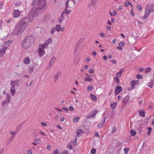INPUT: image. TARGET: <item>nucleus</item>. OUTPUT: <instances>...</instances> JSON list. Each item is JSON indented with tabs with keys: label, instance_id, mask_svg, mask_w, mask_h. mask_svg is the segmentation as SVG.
Wrapping results in <instances>:
<instances>
[{
	"label": "nucleus",
	"instance_id": "nucleus-1",
	"mask_svg": "<svg viewBox=\"0 0 154 154\" xmlns=\"http://www.w3.org/2000/svg\"><path fill=\"white\" fill-rule=\"evenodd\" d=\"M45 0H34L32 3L31 15L36 17L41 12L45 9Z\"/></svg>",
	"mask_w": 154,
	"mask_h": 154
},
{
	"label": "nucleus",
	"instance_id": "nucleus-2",
	"mask_svg": "<svg viewBox=\"0 0 154 154\" xmlns=\"http://www.w3.org/2000/svg\"><path fill=\"white\" fill-rule=\"evenodd\" d=\"M27 26V23L19 21L17 24L13 31L14 34L15 35L20 34L23 32Z\"/></svg>",
	"mask_w": 154,
	"mask_h": 154
},
{
	"label": "nucleus",
	"instance_id": "nucleus-3",
	"mask_svg": "<svg viewBox=\"0 0 154 154\" xmlns=\"http://www.w3.org/2000/svg\"><path fill=\"white\" fill-rule=\"evenodd\" d=\"M75 4V0H69L66 1L65 4V7L64 11H63V14H69L71 11V10H68L67 9L69 7L71 8Z\"/></svg>",
	"mask_w": 154,
	"mask_h": 154
},
{
	"label": "nucleus",
	"instance_id": "nucleus-4",
	"mask_svg": "<svg viewBox=\"0 0 154 154\" xmlns=\"http://www.w3.org/2000/svg\"><path fill=\"white\" fill-rule=\"evenodd\" d=\"M98 110H93L90 112L89 115L87 117L88 118H94L98 112Z\"/></svg>",
	"mask_w": 154,
	"mask_h": 154
},
{
	"label": "nucleus",
	"instance_id": "nucleus-5",
	"mask_svg": "<svg viewBox=\"0 0 154 154\" xmlns=\"http://www.w3.org/2000/svg\"><path fill=\"white\" fill-rule=\"evenodd\" d=\"M22 45L23 47L25 49L28 48L31 45L29 42L27 41L26 38L23 41Z\"/></svg>",
	"mask_w": 154,
	"mask_h": 154
},
{
	"label": "nucleus",
	"instance_id": "nucleus-6",
	"mask_svg": "<svg viewBox=\"0 0 154 154\" xmlns=\"http://www.w3.org/2000/svg\"><path fill=\"white\" fill-rule=\"evenodd\" d=\"M26 39L29 42L31 45L35 41V38L32 35L28 36L26 38Z\"/></svg>",
	"mask_w": 154,
	"mask_h": 154
},
{
	"label": "nucleus",
	"instance_id": "nucleus-7",
	"mask_svg": "<svg viewBox=\"0 0 154 154\" xmlns=\"http://www.w3.org/2000/svg\"><path fill=\"white\" fill-rule=\"evenodd\" d=\"M19 81L18 80H11L10 82L11 85L13 87H15V86H18L19 85Z\"/></svg>",
	"mask_w": 154,
	"mask_h": 154
},
{
	"label": "nucleus",
	"instance_id": "nucleus-8",
	"mask_svg": "<svg viewBox=\"0 0 154 154\" xmlns=\"http://www.w3.org/2000/svg\"><path fill=\"white\" fill-rule=\"evenodd\" d=\"M12 43V41L9 40L2 44V46L7 49V48Z\"/></svg>",
	"mask_w": 154,
	"mask_h": 154
},
{
	"label": "nucleus",
	"instance_id": "nucleus-9",
	"mask_svg": "<svg viewBox=\"0 0 154 154\" xmlns=\"http://www.w3.org/2000/svg\"><path fill=\"white\" fill-rule=\"evenodd\" d=\"M145 10L152 12L153 11L152 6L150 5H147L145 7Z\"/></svg>",
	"mask_w": 154,
	"mask_h": 154
},
{
	"label": "nucleus",
	"instance_id": "nucleus-10",
	"mask_svg": "<svg viewBox=\"0 0 154 154\" xmlns=\"http://www.w3.org/2000/svg\"><path fill=\"white\" fill-rule=\"evenodd\" d=\"M52 40L51 38H49L45 41V43L43 44L45 48H47L48 47V45L51 43Z\"/></svg>",
	"mask_w": 154,
	"mask_h": 154
},
{
	"label": "nucleus",
	"instance_id": "nucleus-11",
	"mask_svg": "<svg viewBox=\"0 0 154 154\" xmlns=\"http://www.w3.org/2000/svg\"><path fill=\"white\" fill-rule=\"evenodd\" d=\"M122 91V88L120 86H117L115 89V93L116 94H119Z\"/></svg>",
	"mask_w": 154,
	"mask_h": 154
},
{
	"label": "nucleus",
	"instance_id": "nucleus-12",
	"mask_svg": "<svg viewBox=\"0 0 154 154\" xmlns=\"http://www.w3.org/2000/svg\"><path fill=\"white\" fill-rule=\"evenodd\" d=\"M20 14V11L19 10H15L14 11L13 16L14 17L17 18L18 17Z\"/></svg>",
	"mask_w": 154,
	"mask_h": 154
},
{
	"label": "nucleus",
	"instance_id": "nucleus-13",
	"mask_svg": "<svg viewBox=\"0 0 154 154\" xmlns=\"http://www.w3.org/2000/svg\"><path fill=\"white\" fill-rule=\"evenodd\" d=\"M10 92L11 95L12 96H13L16 93L15 87L11 86L10 89Z\"/></svg>",
	"mask_w": 154,
	"mask_h": 154
},
{
	"label": "nucleus",
	"instance_id": "nucleus-14",
	"mask_svg": "<svg viewBox=\"0 0 154 154\" xmlns=\"http://www.w3.org/2000/svg\"><path fill=\"white\" fill-rule=\"evenodd\" d=\"M106 121V119H102L100 124H99L97 125V127L98 128L102 127L104 124L105 123Z\"/></svg>",
	"mask_w": 154,
	"mask_h": 154
},
{
	"label": "nucleus",
	"instance_id": "nucleus-15",
	"mask_svg": "<svg viewBox=\"0 0 154 154\" xmlns=\"http://www.w3.org/2000/svg\"><path fill=\"white\" fill-rule=\"evenodd\" d=\"M6 50V48L3 47L0 49V57H2L5 53Z\"/></svg>",
	"mask_w": 154,
	"mask_h": 154
},
{
	"label": "nucleus",
	"instance_id": "nucleus-16",
	"mask_svg": "<svg viewBox=\"0 0 154 154\" xmlns=\"http://www.w3.org/2000/svg\"><path fill=\"white\" fill-rule=\"evenodd\" d=\"M23 62L26 64H29L30 62V59L28 57H26L24 59Z\"/></svg>",
	"mask_w": 154,
	"mask_h": 154
},
{
	"label": "nucleus",
	"instance_id": "nucleus-17",
	"mask_svg": "<svg viewBox=\"0 0 154 154\" xmlns=\"http://www.w3.org/2000/svg\"><path fill=\"white\" fill-rule=\"evenodd\" d=\"M151 12L145 10V13L143 18L145 19H146L149 16Z\"/></svg>",
	"mask_w": 154,
	"mask_h": 154
},
{
	"label": "nucleus",
	"instance_id": "nucleus-18",
	"mask_svg": "<svg viewBox=\"0 0 154 154\" xmlns=\"http://www.w3.org/2000/svg\"><path fill=\"white\" fill-rule=\"evenodd\" d=\"M11 96L9 94H6V101L7 103H9L10 101Z\"/></svg>",
	"mask_w": 154,
	"mask_h": 154
},
{
	"label": "nucleus",
	"instance_id": "nucleus-19",
	"mask_svg": "<svg viewBox=\"0 0 154 154\" xmlns=\"http://www.w3.org/2000/svg\"><path fill=\"white\" fill-rule=\"evenodd\" d=\"M139 81L138 80H137L136 81H132L131 82V84L133 86H134L135 85H137L139 83Z\"/></svg>",
	"mask_w": 154,
	"mask_h": 154
},
{
	"label": "nucleus",
	"instance_id": "nucleus-20",
	"mask_svg": "<svg viewBox=\"0 0 154 154\" xmlns=\"http://www.w3.org/2000/svg\"><path fill=\"white\" fill-rule=\"evenodd\" d=\"M45 51H44L38 50V54L39 56L42 57L45 54Z\"/></svg>",
	"mask_w": 154,
	"mask_h": 154
},
{
	"label": "nucleus",
	"instance_id": "nucleus-21",
	"mask_svg": "<svg viewBox=\"0 0 154 154\" xmlns=\"http://www.w3.org/2000/svg\"><path fill=\"white\" fill-rule=\"evenodd\" d=\"M129 97L128 96H126L122 100V102L124 103H126L128 100Z\"/></svg>",
	"mask_w": 154,
	"mask_h": 154
},
{
	"label": "nucleus",
	"instance_id": "nucleus-22",
	"mask_svg": "<svg viewBox=\"0 0 154 154\" xmlns=\"http://www.w3.org/2000/svg\"><path fill=\"white\" fill-rule=\"evenodd\" d=\"M35 17H33L31 15V10L30 13L29 17V19L28 21V22H32L33 20V18Z\"/></svg>",
	"mask_w": 154,
	"mask_h": 154
},
{
	"label": "nucleus",
	"instance_id": "nucleus-23",
	"mask_svg": "<svg viewBox=\"0 0 154 154\" xmlns=\"http://www.w3.org/2000/svg\"><path fill=\"white\" fill-rule=\"evenodd\" d=\"M117 103H116L113 102L110 104V106L111 107L112 109L114 110V109L116 108V107L117 106Z\"/></svg>",
	"mask_w": 154,
	"mask_h": 154
},
{
	"label": "nucleus",
	"instance_id": "nucleus-24",
	"mask_svg": "<svg viewBox=\"0 0 154 154\" xmlns=\"http://www.w3.org/2000/svg\"><path fill=\"white\" fill-rule=\"evenodd\" d=\"M77 135L79 137L81 136L83 133V131L81 130H79L77 131Z\"/></svg>",
	"mask_w": 154,
	"mask_h": 154
},
{
	"label": "nucleus",
	"instance_id": "nucleus-25",
	"mask_svg": "<svg viewBox=\"0 0 154 154\" xmlns=\"http://www.w3.org/2000/svg\"><path fill=\"white\" fill-rule=\"evenodd\" d=\"M123 72L122 69H121L119 72H117L116 73V75L117 76L116 77H118V78H120L121 77V75L122 74Z\"/></svg>",
	"mask_w": 154,
	"mask_h": 154
},
{
	"label": "nucleus",
	"instance_id": "nucleus-26",
	"mask_svg": "<svg viewBox=\"0 0 154 154\" xmlns=\"http://www.w3.org/2000/svg\"><path fill=\"white\" fill-rule=\"evenodd\" d=\"M84 80L85 81H89V82H91L93 81V80L91 78L85 77L84 78Z\"/></svg>",
	"mask_w": 154,
	"mask_h": 154
},
{
	"label": "nucleus",
	"instance_id": "nucleus-27",
	"mask_svg": "<svg viewBox=\"0 0 154 154\" xmlns=\"http://www.w3.org/2000/svg\"><path fill=\"white\" fill-rule=\"evenodd\" d=\"M63 14V12L61 15V18L58 19V21L60 23H61L62 20H64V17Z\"/></svg>",
	"mask_w": 154,
	"mask_h": 154
},
{
	"label": "nucleus",
	"instance_id": "nucleus-28",
	"mask_svg": "<svg viewBox=\"0 0 154 154\" xmlns=\"http://www.w3.org/2000/svg\"><path fill=\"white\" fill-rule=\"evenodd\" d=\"M45 48V46H44L43 44L42 45L41 44H40V45H39L38 48L39 50L44 51Z\"/></svg>",
	"mask_w": 154,
	"mask_h": 154
},
{
	"label": "nucleus",
	"instance_id": "nucleus-29",
	"mask_svg": "<svg viewBox=\"0 0 154 154\" xmlns=\"http://www.w3.org/2000/svg\"><path fill=\"white\" fill-rule=\"evenodd\" d=\"M139 113L140 116L142 117H144L145 116L144 112L142 110H140L139 111Z\"/></svg>",
	"mask_w": 154,
	"mask_h": 154
},
{
	"label": "nucleus",
	"instance_id": "nucleus-30",
	"mask_svg": "<svg viewBox=\"0 0 154 154\" xmlns=\"http://www.w3.org/2000/svg\"><path fill=\"white\" fill-rule=\"evenodd\" d=\"M61 26L60 25H57L56 26L55 29L57 32H59L60 30Z\"/></svg>",
	"mask_w": 154,
	"mask_h": 154
},
{
	"label": "nucleus",
	"instance_id": "nucleus-31",
	"mask_svg": "<svg viewBox=\"0 0 154 154\" xmlns=\"http://www.w3.org/2000/svg\"><path fill=\"white\" fill-rule=\"evenodd\" d=\"M114 81L117 85L119 83V79L118 77H115L114 78Z\"/></svg>",
	"mask_w": 154,
	"mask_h": 154
},
{
	"label": "nucleus",
	"instance_id": "nucleus-32",
	"mask_svg": "<svg viewBox=\"0 0 154 154\" xmlns=\"http://www.w3.org/2000/svg\"><path fill=\"white\" fill-rule=\"evenodd\" d=\"M90 96L91 99L94 100L96 101L97 100V97L95 95L93 94H91Z\"/></svg>",
	"mask_w": 154,
	"mask_h": 154
},
{
	"label": "nucleus",
	"instance_id": "nucleus-33",
	"mask_svg": "<svg viewBox=\"0 0 154 154\" xmlns=\"http://www.w3.org/2000/svg\"><path fill=\"white\" fill-rule=\"evenodd\" d=\"M130 132L132 136H134L137 134L136 132L134 130H131Z\"/></svg>",
	"mask_w": 154,
	"mask_h": 154
},
{
	"label": "nucleus",
	"instance_id": "nucleus-34",
	"mask_svg": "<svg viewBox=\"0 0 154 154\" xmlns=\"http://www.w3.org/2000/svg\"><path fill=\"white\" fill-rule=\"evenodd\" d=\"M125 5L126 7H128L130 5V6H131V7H132V4L129 2H125Z\"/></svg>",
	"mask_w": 154,
	"mask_h": 154
},
{
	"label": "nucleus",
	"instance_id": "nucleus-35",
	"mask_svg": "<svg viewBox=\"0 0 154 154\" xmlns=\"http://www.w3.org/2000/svg\"><path fill=\"white\" fill-rule=\"evenodd\" d=\"M7 103L6 100H4L2 103V105L3 107L5 106Z\"/></svg>",
	"mask_w": 154,
	"mask_h": 154
},
{
	"label": "nucleus",
	"instance_id": "nucleus-36",
	"mask_svg": "<svg viewBox=\"0 0 154 154\" xmlns=\"http://www.w3.org/2000/svg\"><path fill=\"white\" fill-rule=\"evenodd\" d=\"M154 83H153L150 82L148 83V86L149 88H151L152 87Z\"/></svg>",
	"mask_w": 154,
	"mask_h": 154
},
{
	"label": "nucleus",
	"instance_id": "nucleus-37",
	"mask_svg": "<svg viewBox=\"0 0 154 154\" xmlns=\"http://www.w3.org/2000/svg\"><path fill=\"white\" fill-rule=\"evenodd\" d=\"M151 69L149 67L147 68L145 70V72L146 73L149 72L151 71Z\"/></svg>",
	"mask_w": 154,
	"mask_h": 154
},
{
	"label": "nucleus",
	"instance_id": "nucleus-38",
	"mask_svg": "<svg viewBox=\"0 0 154 154\" xmlns=\"http://www.w3.org/2000/svg\"><path fill=\"white\" fill-rule=\"evenodd\" d=\"M129 148H125L124 149V151L125 154H127L128 152L129 151Z\"/></svg>",
	"mask_w": 154,
	"mask_h": 154
},
{
	"label": "nucleus",
	"instance_id": "nucleus-39",
	"mask_svg": "<svg viewBox=\"0 0 154 154\" xmlns=\"http://www.w3.org/2000/svg\"><path fill=\"white\" fill-rule=\"evenodd\" d=\"M56 30L55 28L54 27L51 30V33L53 35Z\"/></svg>",
	"mask_w": 154,
	"mask_h": 154
},
{
	"label": "nucleus",
	"instance_id": "nucleus-40",
	"mask_svg": "<svg viewBox=\"0 0 154 154\" xmlns=\"http://www.w3.org/2000/svg\"><path fill=\"white\" fill-rule=\"evenodd\" d=\"M117 130L116 128L115 127H114L112 131V133L113 134L115 133Z\"/></svg>",
	"mask_w": 154,
	"mask_h": 154
},
{
	"label": "nucleus",
	"instance_id": "nucleus-41",
	"mask_svg": "<svg viewBox=\"0 0 154 154\" xmlns=\"http://www.w3.org/2000/svg\"><path fill=\"white\" fill-rule=\"evenodd\" d=\"M33 69L32 68H29L28 69L29 72L30 73H32L33 71Z\"/></svg>",
	"mask_w": 154,
	"mask_h": 154
},
{
	"label": "nucleus",
	"instance_id": "nucleus-42",
	"mask_svg": "<svg viewBox=\"0 0 154 154\" xmlns=\"http://www.w3.org/2000/svg\"><path fill=\"white\" fill-rule=\"evenodd\" d=\"M27 20V18L26 17H23L20 21H21L22 22H26Z\"/></svg>",
	"mask_w": 154,
	"mask_h": 154
},
{
	"label": "nucleus",
	"instance_id": "nucleus-43",
	"mask_svg": "<svg viewBox=\"0 0 154 154\" xmlns=\"http://www.w3.org/2000/svg\"><path fill=\"white\" fill-rule=\"evenodd\" d=\"M136 77L138 79H142V76L139 74L137 75Z\"/></svg>",
	"mask_w": 154,
	"mask_h": 154
},
{
	"label": "nucleus",
	"instance_id": "nucleus-44",
	"mask_svg": "<svg viewBox=\"0 0 154 154\" xmlns=\"http://www.w3.org/2000/svg\"><path fill=\"white\" fill-rule=\"evenodd\" d=\"M96 149H92L91 150V152L92 154H94L96 152Z\"/></svg>",
	"mask_w": 154,
	"mask_h": 154
},
{
	"label": "nucleus",
	"instance_id": "nucleus-45",
	"mask_svg": "<svg viewBox=\"0 0 154 154\" xmlns=\"http://www.w3.org/2000/svg\"><path fill=\"white\" fill-rule=\"evenodd\" d=\"M59 153V151L57 149L56 150H54L53 152V154H57Z\"/></svg>",
	"mask_w": 154,
	"mask_h": 154
},
{
	"label": "nucleus",
	"instance_id": "nucleus-46",
	"mask_svg": "<svg viewBox=\"0 0 154 154\" xmlns=\"http://www.w3.org/2000/svg\"><path fill=\"white\" fill-rule=\"evenodd\" d=\"M79 120V117H75L74 119V122H77Z\"/></svg>",
	"mask_w": 154,
	"mask_h": 154
},
{
	"label": "nucleus",
	"instance_id": "nucleus-47",
	"mask_svg": "<svg viewBox=\"0 0 154 154\" xmlns=\"http://www.w3.org/2000/svg\"><path fill=\"white\" fill-rule=\"evenodd\" d=\"M59 75L58 73H56L54 77V79H55V81H56L57 78L58 77Z\"/></svg>",
	"mask_w": 154,
	"mask_h": 154
},
{
	"label": "nucleus",
	"instance_id": "nucleus-48",
	"mask_svg": "<svg viewBox=\"0 0 154 154\" xmlns=\"http://www.w3.org/2000/svg\"><path fill=\"white\" fill-rule=\"evenodd\" d=\"M34 141L37 143H39L41 142V140L38 139L34 140Z\"/></svg>",
	"mask_w": 154,
	"mask_h": 154
},
{
	"label": "nucleus",
	"instance_id": "nucleus-49",
	"mask_svg": "<svg viewBox=\"0 0 154 154\" xmlns=\"http://www.w3.org/2000/svg\"><path fill=\"white\" fill-rule=\"evenodd\" d=\"M76 143H77L76 139H75L74 140V141L73 142V144L75 146H76Z\"/></svg>",
	"mask_w": 154,
	"mask_h": 154
},
{
	"label": "nucleus",
	"instance_id": "nucleus-50",
	"mask_svg": "<svg viewBox=\"0 0 154 154\" xmlns=\"http://www.w3.org/2000/svg\"><path fill=\"white\" fill-rule=\"evenodd\" d=\"M92 89L93 88L91 85L88 86V91H91L92 90Z\"/></svg>",
	"mask_w": 154,
	"mask_h": 154
},
{
	"label": "nucleus",
	"instance_id": "nucleus-51",
	"mask_svg": "<svg viewBox=\"0 0 154 154\" xmlns=\"http://www.w3.org/2000/svg\"><path fill=\"white\" fill-rule=\"evenodd\" d=\"M54 63V62H52L51 61L50 62L48 67L49 68L51 67L52 66V65Z\"/></svg>",
	"mask_w": 154,
	"mask_h": 154
},
{
	"label": "nucleus",
	"instance_id": "nucleus-52",
	"mask_svg": "<svg viewBox=\"0 0 154 154\" xmlns=\"http://www.w3.org/2000/svg\"><path fill=\"white\" fill-rule=\"evenodd\" d=\"M125 44L124 42H120L119 43V45L121 47H123L124 46Z\"/></svg>",
	"mask_w": 154,
	"mask_h": 154
},
{
	"label": "nucleus",
	"instance_id": "nucleus-53",
	"mask_svg": "<svg viewBox=\"0 0 154 154\" xmlns=\"http://www.w3.org/2000/svg\"><path fill=\"white\" fill-rule=\"evenodd\" d=\"M69 109L71 111H73L74 110V108L72 106H70L69 107Z\"/></svg>",
	"mask_w": 154,
	"mask_h": 154
},
{
	"label": "nucleus",
	"instance_id": "nucleus-54",
	"mask_svg": "<svg viewBox=\"0 0 154 154\" xmlns=\"http://www.w3.org/2000/svg\"><path fill=\"white\" fill-rule=\"evenodd\" d=\"M151 131H152V129L151 128H150L149 130V131L147 132V134L148 135H149L150 134V133H151Z\"/></svg>",
	"mask_w": 154,
	"mask_h": 154
},
{
	"label": "nucleus",
	"instance_id": "nucleus-55",
	"mask_svg": "<svg viewBox=\"0 0 154 154\" xmlns=\"http://www.w3.org/2000/svg\"><path fill=\"white\" fill-rule=\"evenodd\" d=\"M27 154H32V151L31 149H29L27 151Z\"/></svg>",
	"mask_w": 154,
	"mask_h": 154
},
{
	"label": "nucleus",
	"instance_id": "nucleus-56",
	"mask_svg": "<svg viewBox=\"0 0 154 154\" xmlns=\"http://www.w3.org/2000/svg\"><path fill=\"white\" fill-rule=\"evenodd\" d=\"M89 72L90 73L92 74L94 72V71L93 69H90L89 70Z\"/></svg>",
	"mask_w": 154,
	"mask_h": 154
},
{
	"label": "nucleus",
	"instance_id": "nucleus-57",
	"mask_svg": "<svg viewBox=\"0 0 154 154\" xmlns=\"http://www.w3.org/2000/svg\"><path fill=\"white\" fill-rule=\"evenodd\" d=\"M137 7L138 9L140 11H141L142 10L141 7L140 5H137Z\"/></svg>",
	"mask_w": 154,
	"mask_h": 154
},
{
	"label": "nucleus",
	"instance_id": "nucleus-58",
	"mask_svg": "<svg viewBox=\"0 0 154 154\" xmlns=\"http://www.w3.org/2000/svg\"><path fill=\"white\" fill-rule=\"evenodd\" d=\"M56 59V58L55 57H53L51 60V61L54 62Z\"/></svg>",
	"mask_w": 154,
	"mask_h": 154
},
{
	"label": "nucleus",
	"instance_id": "nucleus-59",
	"mask_svg": "<svg viewBox=\"0 0 154 154\" xmlns=\"http://www.w3.org/2000/svg\"><path fill=\"white\" fill-rule=\"evenodd\" d=\"M51 149V147L50 145H48L47 146V149L48 150H50Z\"/></svg>",
	"mask_w": 154,
	"mask_h": 154
},
{
	"label": "nucleus",
	"instance_id": "nucleus-60",
	"mask_svg": "<svg viewBox=\"0 0 154 154\" xmlns=\"http://www.w3.org/2000/svg\"><path fill=\"white\" fill-rule=\"evenodd\" d=\"M97 0H92L91 3L93 4H94L96 3Z\"/></svg>",
	"mask_w": 154,
	"mask_h": 154
},
{
	"label": "nucleus",
	"instance_id": "nucleus-61",
	"mask_svg": "<svg viewBox=\"0 0 154 154\" xmlns=\"http://www.w3.org/2000/svg\"><path fill=\"white\" fill-rule=\"evenodd\" d=\"M111 62L113 63L116 64V60L115 59H113L111 60Z\"/></svg>",
	"mask_w": 154,
	"mask_h": 154
},
{
	"label": "nucleus",
	"instance_id": "nucleus-62",
	"mask_svg": "<svg viewBox=\"0 0 154 154\" xmlns=\"http://www.w3.org/2000/svg\"><path fill=\"white\" fill-rule=\"evenodd\" d=\"M100 35L101 36L103 37H105V36L104 35V34L102 32L100 33Z\"/></svg>",
	"mask_w": 154,
	"mask_h": 154
},
{
	"label": "nucleus",
	"instance_id": "nucleus-63",
	"mask_svg": "<svg viewBox=\"0 0 154 154\" xmlns=\"http://www.w3.org/2000/svg\"><path fill=\"white\" fill-rule=\"evenodd\" d=\"M10 133L12 135H14L16 134V132L15 131H11Z\"/></svg>",
	"mask_w": 154,
	"mask_h": 154
},
{
	"label": "nucleus",
	"instance_id": "nucleus-64",
	"mask_svg": "<svg viewBox=\"0 0 154 154\" xmlns=\"http://www.w3.org/2000/svg\"><path fill=\"white\" fill-rule=\"evenodd\" d=\"M41 125L44 126H46L47 125L46 123L43 122L41 123Z\"/></svg>",
	"mask_w": 154,
	"mask_h": 154
}]
</instances>
